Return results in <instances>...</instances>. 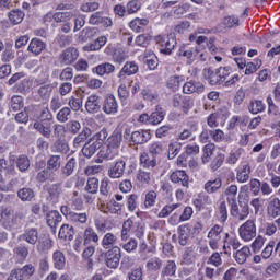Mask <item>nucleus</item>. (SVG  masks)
Masks as SVG:
<instances>
[{
	"label": "nucleus",
	"instance_id": "412c9836",
	"mask_svg": "<svg viewBox=\"0 0 280 280\" xmlns=\"http://www.w3.org/2000/svg\"><path fill=\"white\" fill-rule=\"evenodd\" d=\"M222 233V228L217 225L214 228H212L210 230V232L208 233V237L210 240V246L212 248H218V246H215L218 244V242H220V234Z\"/></svg>",
	"mask_w": 280,
	"mask_h": 280
},
{
	"label": "nucleus",
	"instance_id": "a878e982",
	"mask_svg": "<svg viewBox=\"0 0 280 280\" xmlns=\"http://www.w3.org/2000/svg\"><path fill=\"white\" fill-rule=\"evenodd\" d=\"M97 75H109V73H115V66L110 62H105L98 65L95 68Z\"/></svg>",
	"mask_w": 280,
	"mask_h": 280
},
{
	"label": "nucleus",
	"instance_id": "ea45409f",
	"mask_svg": "<svg viewBox=\"0 0 280 280\" xmlns=\"http://www.w3.org/2000/svg\"><path fill=\"white\" fill-rule=\"evenodd\" d=\"M10 104H11L12 110H14V112L21 110V108H23V106H24L23 96H21V95L12 96Z\"/></svg>",
	"mask_w": 280,
	"mask_h": 280
},
{
	"label": "nucleus",
	"instance_id": "5701e85b",
	"mask_svg": "<svg viewBox=\"0 0 280 280\" xmlns=\"http://www.w3.org/2000/svg\"><path fill=\"white\" fill-rule=\"evenodd\" d=\"M10 23L13 25H19L23 23V19H25V13L19 9L12 10L8 14Z\"/></svg>",
	"mask_w": 280,
	"mask_h": 280
},
{
	"label": "nucleus",
	"instance_id": "49530a36",
	"mask_svg": "<svg viewBox=\"0 0 280 280\" xmlns=\"http://www.w3.org/2000/svg\"><path fill=\"white\" fill-rule=\"evenodd\" d=\"M223 162H224V155L218 152L212 159V161L208 162V164H210V167H212V170H218V167H220Z\"/></svg>",
	"mask_w": 280,
	"mask_h": 280
},
{
	"label": "nucleus",
	"instance_id": "72a5a7b5",
	"mask_svg": "<svg viewBox=\"0 0 280 280\" xmlns=\"http://www.w3.org/2000/svg\"><path fill=\"white\" fill-rule=\"evenodd\" d=\"M52 92L54 85L51 84L43 85L37 90V93L42 97V100H49V97H51Z\"/></svg>",
	"mask_w": 280,
	"mask_h": 280
},
{
	"label": "nucleus",
	"instance_id": "3c124183",
	"mask_svg": "<svg viewBox=\"0 0 280 280\" xmlns=\"http://www.w3.org/2000/svg\"><path fill=\"white\" fill-rule=\"evenodd\" d=\"M248 174H250V167L243 165L242 171L237 174V180L240 183H246L248 180Z\"/></svg>",
	"mask_w": 280,
	"mask_h": 280
},
{
	"label": "nucleus",
	"instance_id": "774afa93",
	"mask_svg": "<svg viewBox=\"0 0 280 280\" xmlns=\"http://www.w3.org/2000/svg\"><path fill=\"white\" fill-rule=\"evenodd\" d=\"M69 106L72 108V110H80V108H82V98H75L74 96H71Z\"/></svg>",
	"mask_w": 280,
	"mask_h": 280
},
{
	"label": "nucleus",
	"instance_id": "8fccbe9b",
	"mask_svg": "<svg viewBox=\"0 0 280 280\" xmlns=\"http://www.w3.org/2000/svg\"><path fill=\"white\" fill-rule=\"evenodd\" d=\"M191 108H194V98L185 96L180 109L183 113L188 114Z\"/></svg>",
	"mask_w": 280,
	"mask_h": 280
},
{
	"label": "nucleus",
	"instance_id": "de8ad7c7",
	"mask_svg": "<svg viewBox=\"0 0 280 280\" xmlns=\"http://www.w3.org/2000/svg\"><path fill=\"white\" fill-rule=\"evenodd\" d=\"M115 242H117V236L110 233H107L102 240L104 248H110V246H113Z\"/></svg>",
	"mask_w": 280,
	"mask_h": 280
},
{
	"label": "nucleus",
	"instance_id": "a18cd8bd",
	"mask_svg": "<svg viewBox=\"0 0 280 280\" xmlns=\"http://www.w3.org/2000/svg\"><path fill=\"white\" fill-rule=\"evenodd\" d=\"M221 187H222V180L220 179L210 180L206 184V190L209 194H213L217 189H220Z\"/></svg>",
	"mask_w": 280,
	"mask_h": 280
},
{
	"label": "nucleus",
	"instance_id": "79ce46f5",
	"mask_svg": "<svg viewBox=\"0 0 280 280\" xmlns=\"http://www.w3.org/2000/svg\"><path fill=\"white\" fill-rule=\"evenodd\" d=\"M52 259H54V264H55L56 268H58L59 270L61 268H65L66 258H65V254H62V252H56L52 256Z\"/></svg>",
	"mask_w": 280,
	"mask_h": 280
},
{
	"label": "nucleus",
	"instance_id": "f03ea898",
	"mask_svg": "<svg viewBox=\"0 0 280 280\" xmlns=\"http://www.w3.org/2000/svg\"><path fill=\"white\" fill-rule=\"evenodd\" d=\"M158 45H160L161 54L170 56L174 47H176V38L172 35H160L155 38Z\"/></svg>",
	"mask_w": 280,
	"mask_h": 280
},
{
	"label": "nucleus",
	"instance_id": "c03bdc74",
	"mask_svg": "<svg viewBox=\"0 0 280 280\" xmlns=\"http://www.w3.org/2000/svg\"><path fill=\"white\" fill-rule=\"evenodd\" d=\"M100 189V180L97 178L92 177L88 179V185H86V191L90 194H95Z\"/></svg>",
	"mask_w": 280,
	"mask_h": 280
},
{
	"label": "nucleus",
	"instance_id": "2f4dec72",
	"mask_svg": "<svg viewBox=\"0 0 280 280\" xmlns=\"http://www.w3.org/2000/svg\"><path fill=\"white\" fill-rule=\"evenodd\" d=\"M250 257V248L243 247L241 250L236 252L235 259L237 264H245L246 259Z\"/></svg>",
	"mask_w": 280,
	"mask_h": 280
},
{
	"label": "nucleus",
	"instance_id": "4468645a",
	"mask_svg": "<svg viewBox=\"0 0 280 280\" xmlns=\"http://www.w3.org/2000/svg\"><path fill=\"white\" fill-rule=\"evenodd\" d=\"M46 48L47 44H45V42L38 38H33L28 44L27 51L34 54V56H40Z\"/></svg>",
	"mask_w": 280,
	"mask_h": 280
},
{
	"label": "nucleus",
	"instance_id": "7c9ffc66",
	"mask_svg": "<svg viewBox=\"0 0 280 280\" xmlns=\"http://www.w3.org/2000/svg\"><path fill=\"white\" fill-rule=\"evenodd\" d=\"M144 65H147L148 69L154 71L159 67V58L154 52H149V56H144Z\"/></svg>",
	"mask_w": 280,
	"mask_h": 280
},
{
	"label": "nucleus",
	"instance_id": "c756f323",
	"mask_svg": "<svg viewBox=\"0 0 280 280\" xmlns=\"http://www.w3.org/2000/svg\"><path fill=\"white\" fill-rule=\"evenodd\" d=\"M249 113L252 115H257L258 113H264L266 110V105L261 101H253L248 106Z\"/></svg>",
	"mask_w": 280,
	"mask_h": 280
},
{
	"label": "nucleus",
	"instance_id": "0e129e2a",
	"mask_svg": "<svg viewBox=\"0 0 280 280\" xmlns=\"http://www.w3.org/2000/svg\"><path fill=\"white\" fill-rule=\"evenodd\" d=\"M70 91H73V84H71L70 82H63L60 84V86H59L60 95H62V96L69 95Z\"/></svg>",
	"mask_w": 280,
	"mask_h": 280
},
{
	"label": "nucleus",
	"instance_id": "603ef678",
	"mask_svg": "<svg viewBox=\"0 0 280 280\" xmlns=\"http://www.w3.org/2000/svg\"><path fill=\"white\" fill-rule=\"evenodd\" d=\"M86 25V18L82 14H79L74 19V28L73 32H80V30Z\"/></svg>",
	"mask_w": 280,
	"mask_h": 280
},
{
	"label": "nucleus",
	"instance_id": "864d4df0",
	"mask_svg": "<svg viewBox=\"0 0 280 280\" xmlns=\"http://www.w3.org/2000/svg\"><path fill=\"white\" fill-rule=\"evenodd\" d=\"M82 12H95V10H100L98 2H85L81 5Z\"/></svg>",
	"mask_w": 280,
	"mask_h": 280
},
{
	"label": "nucleus",
	"instance_id": "2eb2a0df",
	"mask_svg": "<svg viewBox=\"0 0 280 280\" xmlns=\"http://www.w3.org/2000/svg\"><path fill=\"white\" fill-rule=\"evenodd\" d=\"M33 128L39 132V135H43L46 139H49L51 137V122L47 121H35L33 124Z\"/></svg>",
	"mask_w": 280,
	"mask_h": 280
},
{
	"label": "nucleus",
	"instance_id": "4c0bfd02",
	"mask_svg": "<svg viewBox=\"0 0 280 280\" xmlns=\"http://www.w3.org/2000/svg\"><path fill=\"white\" fill-rule=\"evenodd\" d=\"M189 235H191V230L189 229V226L184 225L179 228V244H182V246H185V244H187Z\"/></svg>",
	"mask_w": 280,
	"mask_h": 280
},
{
	"label": "nucleus",
	"instance_id": "6e6d98bb",
	"mask_svg": "<svg viewBox=\"0 0 280 280\" xmlns=\"http://www.w3.org/2000/svg\"><path fill=\"white\" fill-rule=\"evenodd\" d=\"M39 121H47V124H51V120L54 119V115H51V112L49 108L45 107L42 109L39 115Z\"/></svg>",
	"mask_w": 280,
	"mask_h": 280
},
{
	"label": "nucleus",
	"instance_id": "e433bc0d",
	"mask_svg": "<svg viewBox=\"0 0 280 280\" xmlns=\"http://www.w3.org/2000/svg\"><path fill=\"white\" fill-rule=\"evenodd\" d=\"M91 242H100V236H97V233L93 229L88 228L84 232V244H91Z\"/></svg>",
	"mask_w": 280,
	"mask_h": 280
},
{
	"label": "nucleus",
	"instance_id": "37998d69",
	"mask_svg": "<svg viewBox=\"0 0 280 280\" xmlns=\"http://www.w3.org/2000/svg\"><path fill=\"white\" fill-rule=\"evenodd\" d=\"M69 220H72V222H79L80 224H85L89 218L86 217V213L70 212Z\"/></svg>",
	"mask_w": 280,
	"mask_h": 280
},
{
	"label": "nucleus",
	"instance_id": "a211bd4d",
	"mask_svg": "<svg viewBox=\"0 0 280 280\" xmlns=\"http://www.w3.org/2000/svg\"><path fill=\"white\" fill-rule=\"evenodd\" d=\"M203 74H205V78H207L209 84H211V86H215L222 82V80L220 79V72H218V69L217 70L205 69Z\"/></svg>",
	"mask_w": 280,
	"mask_h": 280
},
{
	"label": "nucleus",
	"instance_id": "052dcab7",
	"mask_svg": "<svg viewBox=\"0 0 280 280\" xmlns=\"http://www.w3.org/2000/svg\"><path fill=\"white\" fill-rule=\"evenodd\" d=\"M59 168H60V158L58 155L50 158V160L48 161V170L56 172V170H59Z\"/></svg>",
	"mask_w": 280,
	"mask_h": 280
},
{
	"label": "nucleus",
	"instance_id": "58836bf2",
	"mask_svg": "<svg viewBox=\"0 0 280 280\" xmlns=\"http://www.w3.org/2000/svg\"><path fill=\"white\" fill-rule=\"evenodd\" d=\"M114 62H118V65H121L128 60V52L124 50V48H118L116 52L113 56Z\"/></svg>",
	"mask_w": 280,
	"mask_h": 280
},
{
	"label": "nucleus",
	"instance_id": "f257e3e1",
	"mask_svg": "<svg viewBox=\"0 0 280 280\" xmlns=\"http://www.w3.org/2000/svg\"><path fill=\"white\" fill-rule=\"evenodd\" d=\"M178 56L186 60V65H194L197 58H200L203 62L207 60V55L200 50V46L183 45L179 47Z\"/></svg>",
	"mask_w": 280,
	"mask_h": 280
},
{
	"label": "nucleus",
	"instance_id": "f704fd0d",
	"mask_svg": "<svg viewBox=\"0 0 280 280\" xmlns=\"http://www.w3.org/2000/svg\"><path fill=\"white\" fill-rule=\"evenodd\" d=\"M132 81H119L118 86V97L120 100H128V96L130 95V92L128 91V86L126 84H130Z\"/></svg>",
	"mask_w": 280,
	"mask_h": 280
},
{
	"label": "nucleus",
	"instance_id": "13d9d810",
	"mask_svg": "<svg viewBox=\"0 0 280 280\" xmlns=\"http://www.w3.org/2000/svg\"><path fill=\"white\" fill-rule=\"evenodd\" d=\"M18 196L21 200H32V198H34V191L28 188H23L19 190Z\"/></svg>",
	"mask_w": 280,
	"mask_h": 280
},
{
	"label": "nucleus",
	"instance_id": "0eeeda50",
	"mask_svg": "<svg viewBox=\"0 0 280 280\" xmlns=\"http://www.w3.org/2000/svg\"><path fill=\"white\" fill-rule=\"evenodd\" d=\"M240 26V19L235 15H226L215 26L218 32H225V30H233V27Z\"/></svg>",
	"mask_w": 280,
	"mask_h": 280
},
{
	"label": "nucleus",
	"instance_id": "338daca9",
	"mask_svg": "<svg viewBox=\"0 0 280 280\" xmlns=\"http://www.w3.org/2000/svg\"><path fill=\"white\" fill-rule=\"evenodd\" d=\"M179 150H180V143L178 142L171 143L168 148V159H174V156L178 154Z\"/></svg>",
	"mask_w": 280,
	"mask_h": 280
},
{
	"label": "nucleus",
	"instance_id": "bb28decb",
	"mask_svg": "<svg viewBox=\"0 0 280 280\" xmlns=\"http://www.w3.org/2000/svg\"><path fill=\"white\" fill-rule=\"evenodd\" d=\"M140 163L143 167H154L156 165L154 153H143L140 158Z\"/></svg>",
	"mask_w": 280,
	"mask_h": 280
},
{
	"label": "nucleus",
	"instance_id": "09e8293b",
	"mask_svg": "<svg viewBox=\"0 0 280 280\" xmlns=\"http://www.w3.org/2000/svg\"><path fill=\"white\" fill-rule=\"evenodd\" d=\"M69 115H71V109L69 107H63L58 112L57 119L61 124H65V121L69 120Z\"/></svg>",
	"mask_w": 280,
	"mask_h": 280
},
{
	"label": "nucleus",
	"instance_id": "a19ab883",
	"mask_svg": "<svg viewBox=\"0 0 280 280\" xmlns=\"http://www.w3.org/2000/svg\"><path fill=\"white\" fill-rule=\"evenodd\" d=\"M127 14H137L141 10V2L139 0H131L126 4Z\"/></svg>",
	"mask_w": 280,
	"mask_h": 280
},
{
	"label": "nucleus",
	"instance_id": "ddd939ff",
	"mask_svg": "<svg viewBox=\"0 0 280 280\" xmlns=\"http://www.w3.org/2000/svg\"><path fill=\"white\" fill-rule=\"evenodd\" d=\"M148 25H150V20L145 18H136L129 23L130 30H132V32H136V34H141L145 32Z\"/></svg>",
	"mask_w": 280,
	"mask_h": 280
},
{
	"label": "nucleus",
	"instance_id": "20e7f679",
	"mask_svg": "<svg viewBox=\"0 0 280 280\" xmlns=\"http://www.w3.org/2000/svg\"><path fill=\"white\" fill-rule=\"evenodd\" d=\"M226 119H229V110L219 109L218 112L210 114L207 121L210 128H218V126H224Z\"/></svg>",
	"mask_w": 280,
	"mask_h": 280
},
{
	"label": "nucleus",
	"instance_id": "393cba45",
	"mask_svg": "<svg viewBox=\"0 0 280 280\" xmlns=\"http://www.w3.org/2000/svg\"><path fill=\"white\" fill-rule=\"evenodd\" d=\"M150 125L151 126H159L163 119H165V112L161 108H156L150 116Z\"/></svg>",
	"mask_w": 280,
	"mask_h": 280
},
{
	"label": "nucleus",
	"instance_id": "39448f33",
	"mask_svg": "<svg viewBox=\"0 0 280 280\" xmlns=\"http://www.w3.org/2000/svg\"><path fill=\"white\" fill-rule=\"evenodd\" d=\"M80 56V52L77 50L75 47H69L66 48L60 55H59V62H61L65 66L73 65L78 60Z\"/></svg>",
	"mask_w": 280,
	"mask_h": 280
},
{
	"label": "nucleus",
	"instance_id": "473e14b6",
	"mask_svg": "<svg viewBox=\"0 0 280 280\" xmlns=\"http://www.w3.org/2000/svg\"><path fill=\"white\" fill-rule=\"evenodd\" d=\"M96 150H97V143L94 141H89L84 144L82 149V153L84 154V156L91 158L92 155L95 154Z\"/></svg>",
	"mask_w": 280,
	"mask_h": 280
},
{
	"label": "nucleus",
	"instance_id": "e2e57ef3",
	"mask_svg": "<svg viewBox=\"0 0 280 280\" xmlns=\"http://www.w3.org/2000/svg\"><path fill=\"white\" fill-rule=\"evenodd\" d=\"M67 129L72 132V135H78V131L80 130V128H82V126L80 125V122L78 120H71L69 122H67Z\"/></svg>",
	"mask_w": 280,
	"mask_h": 280
},
{
	"label": "nucleus",
	"instance_id": "c85d7f7f",
	"mask_svg": "<svg viewBox=\"0 0 280 280\" xmlns=\"http://www.w3.org/2000/svg\"><path fill=\"white\" fill-rule=\"evenodd\" d=\"M184 82H185L184 77L174 75L168 79L167 86L172 91H178V89H180V84H183Z\"/></svg>",
	"mask_w": 280,
	"mask_h": 280
},
{
	"label": "nucleus",
	"instance_id": "9b49d317",
	"mask_svg": "<svg viewBox=\"0 0 280 280\" xmlns=\"http://www.w3.org/2000/svg\"><path fill=\"white\" fill-rule=\"evenodd\" d=\"M205 92V84L200 81L190 80L183 85V93L186 95H192V93H203Z\"/></svg>",
	"mask_w": 280,
	"mask_h": 280
},
{
	"label": "nucleus",
	"instance_id": "6ab92c4d",
	"mask_svg": "<svg viewBox=\"0 0 280 280\" xmlns=\"http://www.w3.org/2000/svg\"><path fill=\"white\" fill-rule=\"evenodd\" d=\"M78 11H68V12H57L54 13V21L56 23H67L71 21L73 16H77Z\"/></svg>",
	"mask_w": 280,
	"mask_h": 280
},
{
	"label": "nucleus",
	"instance_id": "69168bd1",
	"mask_svg": "<svg viewBox=\"0 0 280 280\" xmlns=\"http://www.w3.org/2000/svg\"><path fill=\"white\" fill-rule=\"evenodd\" d=\"M59 80H62V81L73 80V69L72 68L63 69L59 75Z\"/></svg>",
	"mask_w": 280,
	"mask_h": 280
},
{
	"label": "nucleus",
	"instance_id": "1a4fd4ad",
	"mask_svg": "<svg viewBox=\"0 0 280 280\" xmlns=\"http://www.w3.org/2000/svg\"><path fill=\"white\" fill-rule=\"evenodd\" d=\"M85 109L90 115H95L102 110V97L97 94H91L85 103Z\"/></svg>",
	"mask_w": 280,
	"mask_h": 280
},
{
	"label": "nucleus",
	"instance_id": "aec40b11",
	"mask_svg": "<svg viewBox=\"0 0 280 280\" xmlns=\"http://www.w3.org/2000/svg\"><path fill=\"white\" fill-rule=\"evenodd\" d=\"M126 164L124 162H116L114 166L108 170V175L112 178H121Z\"/></svg>",
	"mask_w": 280,
	"mask_h": 280
},
{
	"label": "nucleus",
	"instance_id": "7ed1b4c3",
	"mask_svg": "<svg viewBox=\"0 0 280 280\" xmlns=\"http://www.w3.org/2000/svg\"><path fill=\"white\" fill-rule=\"evenodd\" d=\"M139 72V65L135 61H127L118 73V82H131L130 75Z\"/></svg>",
	"mask_w": 280,
	"mask_h": 280
},
{
	"label": "nucleus",
	"instance_id": "cd10ccee",
	"mask_svg": "<svg viewBox=\"0 0 280 280\" xmlns=\"http://www.w3.org/2000/svg\"><path fill=\"white\" fill-rule=\"evenodd\" d=\"M59 237L66 240V242H71L73 240V228L69 225H62L59 230Z\"/></svg>",
	"mask_w": 280,
	"mask_h": 280
},
{
	"label": "nucleus",
	"instance_id": "f3484780",
	"mask_svg": "<svg viewBox=\"0 0 280 280\" xmlns=\"http://www.w3.org/2000/svg\"><path fill=\"white\" fill-rule=\"evenodd\" d=\"M172 183H180L183 187H189V176L185 171H176L171 175Z\"/></svg>",
	"mask_w": 280,
	"mask_h": 280
},
{
	"label": "nucleus",
	"instance_id": "680f3d73",
	"mask_svg": "<svg viewBox=\"0 0 280 280\" xmlns=\"http://www.w3.org/2000/svg\"><path fill=\"white\" fill-rule=\"evenodd\" d=\"M18 167L20 172H25L30 167V159L26 156H21L18 159Z\"/></svg>",
	"mask_w": 280,
	"mask_h": 280
},
{
	"label": "nucleus",
	"instance_id": "c9c22d12",
	"mask_svg": "<svg viewBox=\"0 0 280 280\" xmlns=\"http://www.w3.org/2000/svg\"><path fill=\"white\" fill-rule=\"evenodd\" d=\"M269 215L277 217L280 213V200L277 198L271 199L268 206Z\"/></svg>",
	"mask_w": 280,
	"mask_h": 280
},
{
	"label": "nucleus",
	"instance_id": "f8f14e48",
	"mask_svg": "<svg viewBox=\"0 0 280 280\" xmlns=\"http://www.w3.org/2000/svg\"><path fill=\"white\" fill-rule=\"evenodd\" d=\"M90 25H102V27H110L113 20L104 16L103 12H95L89 19Z\"/></svg>",
	"mask_w": 280,
	"mask_h": 280
},
{
	"label": "nucleus",
	"instance_id": "4d7b16f0",
	"mask_svg": "<svg viewBox=\"0 0 280 280\" xmlns=\"http://www.w3.org/2000/svg\"><path fill=\"white\" fill-rule=\"evenodd\" d=\"M24 237L28 244H36V242H38V233L36 232V230L27 231Z\"/></svg>",
	"mask_w": 280,
	"mask_h": 280
},
{
	"label": "nucleus",
	"instance_id": "423d86ee",
	"mask_svg": "<svg viewBox=\"0 0 280 280\" xmlns=\"http://www.w3.org/2000/svg\"><path fill=\"white\" fill-rule=\"evenodd\" d=\"M255 235H257V228H255V222L247 221L246 223L241 225L240 236L242 237V240H244L245 242H250V240H253Z\"/></svg>",
	"mask_w": 280,
	"mask_h": 280
},
{
	"label": "nucleus",
	"instance_id": "b1692460",
	"mask_svg": "<svg viewBox=\"0 0 280 280\" xmlns=\"http://www.w3.org/2000/svg\"><path fill=\"white\" fill-rule=\"evenodd\" d=\"M62 217L60 215V212L56 211V210H50L47 212L46 214V222L48 224V226H56V224H59V222H61Z\"/></svg>",
	"mask_w": 280,
	"mask_h": 280
},
{
	"label": "nucleus",
	"instance_id": "bf43d9fd",
	"mask_svg": "<svg viewBox=\"0 0 280 280\" xmlns=\"http://www.w3.org/2000/svg\"><path fill=\"white\" fill-rule=\"evenodd\" d=\"M154 202H156V192L149 191L144 199V206L148 208L154 207Z\"/></svg>",
	"mask_w": 280,
	"mask_h": 280
},
{
	"label": "nucleus",
	"instance_id": "dca6fc26",
	"mask_svg": "<svg viewBox=\"0 0 280 280\" xmlns=\"http://www.w3.org/2000/svg\"><path fill=\"white\" fill-rule=\"evenodd\" d=\"M108 43V37L105 35L100 36L93 43L83 47L84 51H100L104 45Z\"/></svg>",
	"mask_w": 280,
	"mask_h": 280
},
{
	"label": "nucleus",
	"instance_id": "6e6552de",
	"mask_svg": "<svg viewBox=\"0 0 280 280\" xmlns=\"http://www.w3.org/2000/svg\"><path fill=\"white\" fill-rule=\"evenodd\" d=\"M119 110V103H117V98L113 94H108L103 103V112L105 115H117Z\"/></svg>",
	"mask_w": 280,
	"mask_h": 280
},
{
	"label": "nucleus",
	"instance_id": "5fc2aeb1",
	"mask_svg": "<svg viewBox=\"0 0 280 280\" xmlns=\"http://www.w3.org/2000/svg\"><path fill=\"white\" fill-rule=\"evenodd\" d=\"M138 47H148L150 43V36L145 34L138 35L135 40Z\"/></svg>",
	"mask_w": 280,
	"mask_h": 280
},
{
	"label": "nucleus",
	"instance_id": "4be33fe9",
	"mask_svg": "<svg viewBox=\"0 0 280 280\" xmlns=\"http://www.w3.org/2000/svg\"><path fill=\"white\" fill-rule=\"evenodd\" d=\"M217 154L215 145L211 143L206 145L203 149L202 163H211Z\"/></svg>",
	"mask_w": 280,
	"mask_h": 280
},
{
	"label": "nucleus",
	"instance_id": "9d476101",
	"mask_svg": "<svg viewBox=\"0 0 280 280\" xmlns=\"http://www.w3.org/2000/svg\"><path fill=\"white\" fill-rule=\"evenodd\" d=\"M119 261H121V249L115 246L106 254V266L108 268H117Z\"/></svg>",
	"mask_w": 280,
	"mask_h": 280
}]
</instances>
